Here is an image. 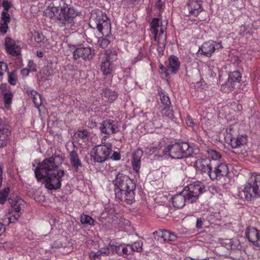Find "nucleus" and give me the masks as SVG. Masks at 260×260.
I'll return each instance as SVG.
<instances>
[{
    "instance_id": "nucleus-1",
    "label": "nucleus",
    "mask_w": 260,
    "mask_h": 260,
    "mask_svg": "<svg viewBox=\"0 0 260 260\" xmlns=\"http://www.w3.org/2000/svg\"><path fill=\"white\" fill-rule=\"evenodd\" d=\"M114 192L117 200L131 205L135 202L136 184L134 181L128 176L119 172L113 181Z\"/></svg>"
},
{
    "instance_id": "nucleus-2",
    "label": "nucleus",
    "mask_w": 260,
    "mask_h": 260,
    "mask_svg": "<svg viewBox=\"0 0 260 260\" xmlns=\"http://www.w3.org/2000/svg\"><path fill=\"white\" fill-rule=\"evenodd\" d=\"M61 17L59 19L60 27L72 29L75 25L74 19L78 15V11L73 6L72 0H61L59 2Z\"/></svg>"
},
{
    "instance_id": "nucleus-3",
    "label": "nucleus",
    "mask_w": 260,
    "mask_h": 260,
    "mask_svg": "<svg viewBox=\"0 0 260 260\" xmlns=\"http://www.w3.org/2000/svg\"><path fill=\"white\" fill-rule=\"evenodd\" d=\"M89 25L92 28H96L103 36L108 37L111 34V23L105 13L100 10L92 11Z\"/></svg>"
},
{
    "instance_id": "nucleus-4",
    "label": "nucleus",
    "mask_w": 260,
    "mask_h": 260,
    "mask_svg": "<svg viewBox=\"0 0 260 260\" xmlns=\"http://www.w3.org/2000/svg\"><path fill=\"white\" fill-rule=\"evenodd\" d=\"M193 150L188 143L178 142L169 145L164 150L163 154L173 159H180L190 156Z\"/></svg>"
},
{
    "instance_id": "nucleus-5",
    "label": "nucleus",
    "mask_w": 260,
    "mask_h": 260,
    "mask_svg": "<svg viewBox=\"0 0 260 260\" xmlns=\"http://www.w3.org/2000/svg\"><path fill=\"white\" fill-rule=\"evenodd\" d=\"M239 196L249 201L260 198V174L253 173L252 175L244 189L239 192Z\"/></svg>"
},
{
    "instance_id": "nucleus-6",
    "label": "nucleus",
    "mask_w": 260,
    "mask_h": 260,
    "mask_svg": "<svg viewBox=\"0 0 260 260\" xmlns=\"http://www.w3.org/2000/svg\"><path fill=\"white\" fill-rule=\"evenodd\" d=\"M57 158H58V156H52L38 164L35 171L36 177L38 181H42L46 176L56 172L57 166L55 163V160Z\"/></svg>"
},
{
    "instance_id": "nucleus-7",
    "label": "nucleus",
    "mask_w": 260,
    "mask_h": 260,
    "mask_svg": "<svg viewBox=\"0 0 260 260\" xmlns=\"http://www.w3.org/2000/svg\"><path fill=\"white\" fill-rule=\"evenodd\" d=\"M111 152L112 145L110 143L97 145L91 151V160L94 162H105L109 158Z\"/></svg>"
},
{
    "instance_id": "nucleus-8",
    "label": "nucleus",
    "mask_w": 260,
    "mask_h": 260,
    "mask_svg": "<svg viewBox=\"0 0 260 260\" xmlns=\"http://www.w3.org/2000/svg\"><path fill=\"white\" fill-rule=\"evenodd\" d=\"M204 190L203 185H201L199 182H195L185 187L182 193L187 199V203H192L197 200Z\"/></svg>"
},
{
    "instance_id": "nucleus-9",
    "label": "nucleus",
    "mask_w": 260,
    "mask_h": 260,
    "mask_svg": "<svg viewBox=\"0 0 260 260\" xmlns=\"http://www.w3.org/2000/svg\"><path fill=\"white\" fill-rule=\"evenodd\" d=\"M64 175V171L60 170L43 178L46 188L50 190L59 188L61 186V178Z\"/></svg>"
},
{
    "instance_id": "nucleus-10",
    "label": "nucleus",
    "mask_w": 260,
    "mask_h": 260,
    "mask_svg": "<svg viewBox=\"0 0 260 260\" xmlns=\"http://www.w3.org/2000/svg\"><path fill=\"white\" fill-rule=\"evenodd\" d=\"M95 55L94 50L90 47L77 48L73 53V57L75 61H89Z\"/></svg>"
},
{
    "instance_id": "nucleus-11",
    "label": "nucleus",
    "mask_w": 260,
    "mask_h": 260,
    "mask_svg": "<svg viewBox=\"0 0 260 260\" xmlns=\"http://www.w3.org/2000/svg\"><path fill=\"white\" fill-rule=\"evenodd\" d=\"M105 55V58L101 62V71L104 75H108L113 71V66L111 60L114 59L113 56H116L117 53L115 51L106 50Z\"/></svg>"
},
{
    "instance_id": "nucleus-12",
    "label": "nucleus",
    "mask_w": 260,
    "mask_h": 260,
    "mask_svg": "<svg viewBox=\"0 0 260 260\" xmlns=\"http://www.w3.org/2000/svg\"><path fill=\"white\" fill-rule=\"evenodd\" d=\"M232 128L226 129V135L225 139L226 141H230L229 142L231 147L233 148H237L243 146L247 143V139L246 135H238L236 138L234 137L231 133Z\"/></svg>"
},
{
    "instance_id": "nucleus-13",
    "label": "nucleus",
    "mask_w": 260,
    "mask_h": 260,
    "mask_svg": "<svg viewBox=\"0 0 260 260\" xmlns=\"http://www.w3.org/2000/svg\"><path fill=\"white\" fill-rule=\"evenodd\" d=\"M100 129L102 133L111 135L119 131L118 122L111 119H106L100 123Z\"/></svg>"
},
{
    "instance_id": "nucleus-14",
    "label": "nucleus",
    "mask_w": 260,
    "mask_h": 260,
    "mask_svg": "<svg viewBox=\"0 0 260 260\" xmlns=\"http://www.w3.org/2000/svg\"><path fill=\"white\" fill-rule=\"evenodd\" d=\"M246 237L254 246L260 247V231L252 226L248 227L245 230Z\"/></svg>"
},
{
    "instance_id": "nucleus-15",
    "label": "nucleus",
    "mask_w": 260,
    "mask_h": 260,
    "mask_svg": "<svg viewBox=\"0 0 260 260\" xmlns=\"http://www.w3.org/2000/svg\"><path fill=\"white\" fill-rule=\"evenodd\" d=\"M229 173L228 166L224 164H220L214 168V170L210 172V178L212 180H218L222 177L226 176Z\"/></svg>"
},
{
    "instance_id": "nucleus-16",
    "label": "nucleus",
    "mask_w": 260,
    "mask_h": 260,
    "mask_svg": "<svg viewBox=\"0 0 260 260\" xmlns=\"http://www.w3.org/2000/svg\"><path fill=\"white\" fill-rule=\"evenodd\" d=\"M8 201L12 205L10 216L8 217L9 223H14L20 217V212L21 209L20 204L18 203V201H14L10 198H8Z\"/></svg>"
},
{
    "instance_id": "nucleus-17",
    "label": "nucleus",
    "mask_w": 260,
    "mask_h": 260,
    "mask_svg": "<svg viewBox=\"0 0 260 260\" xmlns=\"http://www.w3.org/2000/svg\"><path fill=\"white\" fill-rule=\"evenodd\" d=\"M215 50L216 42L210 40L204 43L200 47L197 53L209 57L212 55Z\"/></svg>"
},
{
    "instance_id": "nucleus-18",
    "label": "nucleus",
    "mask_w": 260,
    "mask_h": 260,
    "mask_svg": "<svg viewBox=\"0 0 260 260\" xmlns=\"http://www.w3.org/2000/svg\"><path fill=\"white\" fill-rule=\"evenodd\" d=\"M198 170L201 171L202 174L207 173L210 177V172L212 171V165L211 161L208 159H198L194 164Z\"/></svg>"
},
{
    "instance_id": "nucleus-19",
    "label": "nucleus",
    "mask_w": 260,
    "mask_h": 260,
    "mask_svg": "<svg viewBox=\"0 0 260 260\" xmlns=\"http://www.w3.org/2000/svg\"><path fill=\"white\" fill-rule=\"evenodd\" d=\"M153 234L155 236V239L156 238V237L157 236V240L161 243L163 242L174 241L177 239V236L175 234L165 230H159L157 231L154 232Z\"/></svg>"
},
{
    "instance_id": "nucleus-20",
    "label": "nucleus",
    "mask_w": 260,
    "mask_h": 260,
    "mask_svg": "<svg viewBox=\"0 0 260 260\" xmlns=\"http://www.w3.org/2000/svg\"><path fill=\"white\" fill-rule=\"evenodd\" d=\"M5 47L7 52L12 56H16L21 54L20 47L10 38L5 39Z\"/></svg>"
},
{
    "instance_id": "nucleus-21",
    "label": "nucleus",
    "mask_w": 260,
    "mask_h": 260,
    "mask_svg": "<svg viewBox=\"0 0 260 260\" xmlns=\"http://www.w3.org/2000/svg\"><path fill=\"white\" fill-rule=\"evenodd\" d=\"M159 96L161 103L164 106L162 109V115L171 117L173 116V110L171 109V101L169 96L162 91L159 93Z\"/></svg>"
},
{
    "instance_id": "nucleus-22",
    "label": "nucleus",
    "mask_w": 260,
    "mask_h": 260,
    "mask_svg": "<svg viewBox=\"0 0 260 260\" xmlns=\"http://www.w3.org/2000/svg\"><path fill=\"white\" fill-rule=\"evenodd\" d=\"M180 66L179 59L175 55H171L169 58V66H168V70L167 74H175L178 71Z\"/></svg>"
},
{
    "instance_id": "nucleus-23",
    "label": "nucleus",
    "mask_w": 260,
    "mask_h": 260,
    "mask_svg": "<svg viewBox=\"0 0 260 260\" xmlns=\"http://www.w3.org/2000/svg\"><path fill=\"white\" fill-rule=\"evenodd\" d=\"M201 2L197 0H190L187 3L188 9L189 14L197 16L203 11Z\"/></svg>"
},
{
    "instance_id": "nucleus-24",
    "label": "nucleus",
    "mask_w": 260,
    "mask_h": 260,
    "mask_svg": "<svg viewBox=\"0 0 260 260\" xmlns=\"http://www.w3.org/2000/svg\"><path fill=\"white\" fill-rule=\"evenodd\" d=\"M221 244L228 250H239L242 248L240 242L236 238L225 239L222 242Z\"/></svg>"
},
{
    "instance_id": "nucleus-25",
    "label": "nucleus",
    "mask_w": 260,
    "mask_h": 260,
    "mask_svg": "<svg viewBox=\"0 0 260 260\" xmlns=\"http://www.w3.org/2000/svg\"><path fill=\"white\" fill-rule=\"evenodd\" d=\"M114 253H116L120 256H125L127 255L133 254V251L131 249L129 244L121 243L118 245H114Z\"/></svg>"
},
{
    "instance_id": "nucleus-26",
    "label": "nucleus",
    "mask_w": 260,
    "mask_h": 260,
    "mask_svg": "<svg viewBox=\"0 0 260 260\" xmlns=\"http://www.w3.org/2000/svg\"><path fill=\"white\" fill-rule=\"evenodd\" d=\"M11 132L6 127L0 128V148H4L10 141Z\"/></svg>"
},
{
    "instance_id": "nucleus-27",
    "label": "nucleus",
    "mask_w": 260,
    "mask_h": 260,
    "mask_svg": "<svg viewBox=\"0 0 260 260\" xmlns=\"http://www.w3.org/2000/svg\"><path fill=\"white\" fill-rule=\"evenodd\" d=\"M59 7L55 6L53 4H51L50 6L44 11V13L45 16L52 19L54 17H56L58 20L61 16V12L59 13Z\"/></svg>"
},
{
    "instance_id": "nucleus-28",
    "label": "nucleus",
    "mask_w": 260,
    "mask_h": 260,
    "mask_svg": "<svg viewBox=\"0 0 260 260\" xmlns=\"http://www.w3.org/2000/svg\"><path fill=\"white\" fill-rule=\"evenodd\" d=\"M172 204L175 208H182L187 202L185 196L182 193L177 194L172 198Z\"/></svg>"
},
{
    "instance_id": "nucleus-29",
    "label": "nucleus",
    "mask_w": 260,
    "mask_h": 260,
    "mask_svg": "<svg viewBox=\"0 0 260 260\" xmlns=\"http://www.w3.org/2000/svg\"><path fill=\"white\" fill-rule=\"evenodd\" d=\"M241 79V75L239 71H235L229 74L228 81L225 85L228 86L229 88H233L235 83L239 82Z\"/></svg>"
},
{
    "instance_id": "nucleus-30",
    "label": "nucleus",
    "mask_w": 260,
    "mask_h": 260,
    "mask_svg": "<svg viewBox=\"0 0 260 260\" xmlns=\"http://www.w3.org/2000/svg\"><path fill=\"white\" fill-rule=\"evenodd\" d=\"M101 95L103 99L107 102H113L118 96L117 93L115 91H112L109 88L103 89Z\"/></svg>"
},
{
    "instance_id": "nucleus-31",
    "label": "nucleus",
    "mask_w": 260,
    "mask_h": 260,
    "mask_svg": "<svg viewBox=\"0 0 260 260\" xmlns=\"http://www.w3.org/2000/svg\"><path fill=\"white\" fill-rule=\"evenodd\" d=\"M69 157L71 164L74 168L77 169L79 167L82 166V163L79 156L74 150L69 152Z\"/></svg>"
},
{
    "instance_id": "nucleus-32",
    "label": "nucleus",
    "mask_w": 260,
    "mask_h": 260,
    "mask_svg": "<svg viewBox=\"0 0 260 260\" xmlns=\"http://www.w3.org/2000/svg\"><path fill=\"white\" fill-rule=\"evenodd\" d=\"M5 86L3 84L0 85V90H2V92L3 94V99L5 105L7 106L11 104L12 102L13 94L10 91H5L4 88Z\"/></svg>"
},
{
    "instance_id": "nucleus-33",
    "label": "nucleus",
    "mask_w": 260,
    "mask_h": 260,
    "mask_svg": "<svg viewBox=\"0 0 260 260\" xmlns=\"http://www.w3.org/2000/svg\"><path fill=\"white\" fill-rule=\"evenodd\" d=\"M28 95L30 98L32 99L35 106L39 108L42 104L41 95L35 90L30 91Z\"/></svg>"
},
{
    "instance_id": "nucleus-34",
    "label": "nucleus",
    "mask_w": 260,
    "mask_h": 260,
    "mask_svg": "<svg viewBox=\"0 0 260 260\" xmlns=\"http://www.w3.org/2000/svg\"><path fill=\"white\" fill-rule=\"evenodd\" d=\"M89 133L86 129L78 130L74 134L76 139H80L86 142L89 139Z\"/></svg>"
},
{
    "instance_id": "nucleus-35",
    "label": "nucleus",
    "mask_w": 260,
    "mask_h": 260,
    "mask_svg": "<svg viewBox=\"0 0 260 260\" xmlns=\"http://www.w3.org/2000/svg\"><path fill=\"white\" fill-rule=\"evenodd\" d=\"M150 25L151 32L154 36V41H156L157 35L158 32L157 28L159 26V19L158 18H153Z\"/></svg>"
},
{
    "instance_id": "nucleus-36",
    "label": "nucleus",
    "mask_w": 260,
    "mask_h": 260,
    "mask_svg": "<svg viewBox=\"0 0 260 260\" xmlns=\"http://www.w3.org/2000/svg\"><path fill=\"white\" fill-rule=\"evenodd\" d=\"M10 191V187H6L0 190V204L4 205L7 200Z\"/></svg>"
},
{
    "instance_id": "nucleus-37",
    "label": "nucleus",
    "mask_w": 260,
    "mask_h": 260,
    "mask_svg": "<svg viewBox=\"0 0 260 260\" xmlns=\"http://www.w3.org/2000/svg\"><path fill=\"white\" fill-rule=\"evenodd\" d=\"M80 221L82 224L93 225L94 220L90 216L87 215H81Z\"/></svg>"
},
{
    "instance_id": "nucleus-38",
    "label": "nucleus",
    "mask_w": 260,
    "mask_h": 260,
    "mask_svg": "<svg viewBox=\"0 0 260 260\" xmlns=\"http://www.w3.org/2000/svg\"><path fill=\"white\" fill-rule=\"evenodd\" d=\"M131 249L133 251V253L135 251L140 252L142 251L143 243L142 241H137L130 245Z\"/></svg>"
},
{
    "instance_id": "nucleus-39",
    "label": "nucleus",
    "mask_w": 260,
    "mask_h": 260,
    "mask_svg": "<svg viewBox=\"0 0 260 260\" xmlns=\"http://www.w3.org/2000/svg\"><path fill=\"white\" fill-rule=\"evenodd\" d=\"M114 244H111V243H109L108 245L106 247H103L100 250L101 254H104L106 255H109L111 253H114Z\"/></svg>"
},
{
    "instance_id": "nucleus-40",
    "label": "nucleus",
    "mask_w": 260,
    "mask_h": 260,
    "mask_svg": "<svg viewBox=\"0 0 260 260\" xmlns=\"http://www.w3.org/2000/svg\"><path fill=\"white\" fill-rule=\"evenodd\" d=\"M162 39L161 40L156 39V41H155L157 42V50L159 53L163 52L166 45V40H164V38Z\"/></svg>"
},
{
    "instance_id": "nucleus-41",
    "label": "nucleus",
    "mask_w": 260,
    "mask_h": 260,
    "mask_svg": "<svg viewBox=\"0 0 260 260\" xmlns=\"http://www.w3.org/2000/svg\"><path fill=\"white\" fill-rule=\"evenodd\" d=\"M160 144V142H158L156 146H152L147 147L146 149L147 153H149V154H152L154 152L158 151L161 147Z\"/></svg>"
},
{
    "instance_id": "nucleus-42",
    "label": "nucleus",
    "mask_w": 260,
    "mask_h": 260,
    "mask_svg": "<svg viewBox=\"0 0 260 260\" xmlns=\"http://www.w3.org/2000/svg\"><path fill=\"white\" fill-rule=\"evenodd\" d=\"M110 44V41L106 38H100L98 41V45L102 48H106Z\"/></svg>"
},
{
    "instance_id": "nucleus-43",
    "label": "nucleus",
    "mask_w": 260,
    "mask_h": 260,
    "mask_svg": "<svg viewBox=\"0 0 260 260\" xmlns=\"http://www.w3.org/2000/svg\"><path fill=\"white\" fill-rule=\"evenodd\" d=\"M34 37L35 41L37 43H41L44 39V35L42 33L37 31L34 32Z\"/></svg>"
},
{
    "instance_id": "nucleus-44",
    "label": "nucleus",
    "mask_w": 260,
    "mask_h": 260,
    "mask_svg": "<svg viewBox=\"0 0 260 260\" xmlns=\"http://www.w3.org/2000/svg\"><path fill=\"white\" fill-rule=\"evenodd\" d=\"M143 155V151L140 149H137L133 155V160L141 161V157Z\"/></svg>"
},
{
    "instance_id": "nucleus-45",
    "label": "nucleus",
    "mask_w": 260,
    "mask_h": 260,
    "mask_svg": "<svg viewBox=\"0 0 260 260\" xmlns=\"http://www.w3.org/2000/svg\"><path fill=\"white\" fill-rule=\"evenodd\" d=\"M96 119H99L98 117H92L89 119L88 123V126L91 128H93L97 126Z\"/></svg>"
},
{
    "instance_id": "nucleus-46",
    "label": "nucleus",
    "mask_w": 260,
    "mask_h": 260,
    "mask_svg": "<svg viewBox=\"0 0 260 260\" xmlns=\"http://www.w3.org/2000/svg\"><path fill=\"white\" fill-rule=\"evenodd\" d=\"M208 153L209 155H210L211 156V157L213 159H217L220 158L221 157L220 154L218 152H217V151H216L215 150H212V149L208 150Z\"/></svg>"
},
{
    "instance_id": "nucleus-47",
    "label": "nucleus",
    "mask_w": 260,
    "mask_h": 260,
    "mask_svg": "<svg viewBox=\"0 0 260 260\" xmlns=\"http://www.w3.org/2000/svg\"><path fill=\"white\" fill-rule=\"evenodd\" d=\"M2 19L5 23H9L10 21V14L8 11H3L2 13Z\"/></svg>"
},
{
    "instance_id": "nucleus-48",
    "label": "nucleus",
    "mask_w": 260,
    "mask_h": 260,
    "mask_svg": "<svg viewBox=\"0 0 260 260\" xmlns=\"http://www.w3.org/2000/svg\"><path fill=\"white\" fill-rule=\"evenodd\" d=\"M141 161L132 160V166L134 170L138 173L140 168Z\"/></svg>"
},
{
    "instance_id": "nucleus-49",
    "label": "nucleus",
    "mask_w": 260,
    "mask_h": 260,
    "mask_svg": "<svg viewBox=\"0 0 260 260\" xmlns=\"http://www.w3.org/2000/svg\"><path fill=\"white\" fill-rule=\"evenodd\" d=\"M8 80L10 84L13 85H15L17 82V79L15 74L13 73L10 74L9 75Z\"/></svg>"
},
{
    "instance_id": "nucleus-50",
    "label": "nucleus",
    "mask_w": 260,
    "mask_h": 260,
    "mask_svg": "<svg viewBox=\"0 0 260 260\" xmlns=\"http://www.w3.org/2000/svg\"><path fill=\"white\" fill-rule=\"evenodd\" d=\"M164 6V2L161 0H156L155 4V7L159 10V12L161 11Z\"/></svg>"
},
{
    "instance_id": "nucleus-51",
    "label": "nucleus",
    "mask_w": 260,
    "mask_h": 260,
    "mask_svg": "<svg viewBox=\"0 0 260 260\" xmlns=\"http://www.w3.org/2000/svg\"><path fill=\"white\" fill-rule=\"evenodd\" d=\"M7 65L4 62H0V76H2L4 75V72L6 71L7 70Z\"/></svg>"
},
{
    "instance_id": "nucleus-52",
    "label": "nucleus",
    "mask_w": 260,
    "mask_h": 260,
    "mask_svg": "<svg viewBox=\"0 0 260 260\" xmlns=\"http://www.w3.org/2000/svg\"><path fill=\"white\" fill-rule=\"evenodd\" d=\"M2 6L4 7L3 11H8L11 6V4L8 1H4L2 3Z\"/></svg>"
},
{
    "instance_id": "nucleus-53",
    "label": "nucleus",
    "mask_w": 260,
    "mask_h": 260,
    "mask_svg": "<svg viewBox=\"0 0 260 260\" xmlns=\"http://www.w3.org/2000/svg\"><path fill=\"white\" fill-rule=\"evenodd\" d=\"M8 29V23L4 22L0 26V32H1L3 34H5L7 32Z\"/></svg>"
},
{
    "instance_id": "nucleus-54",
    "label": "nucleus",
    "mask_w": 260,
    "mask_h": 260,
    "mask_svg": "<svg viewBox=\"0 0 260 260\" xmlns=\"http://www.w3.org/2000/svg\"><path fill=\"white\" fill-rule=\"evenodd\" d=\"M164 38V40L167 39V35L166 32L162 29H160L159 30V32L158 36H157V39L161 40L162 38Z\"/></svg>"
},
{
    "instance_id": "nucleus-55",
    "label": "nucleus",
    "mask_w": 260,
    "mask_h": 260,
    "mask_svg": "<svg viewBox=\"0 0 260 260\" xmlns=\"http://www.w3.org/2000/svg\"><path fill=\"white\" fill-rule=\"evenodd\" d=\"M110 158L114 160H119L121 158V156L119 152L114 151L110 157Z\"/></svg>"
},
{
    "instance_id": "nucleus-56",
    "label": "nucleus",
    "mask_w": 260,
    "mask_h": 260,
    "mask_svg": "<svg viewBox=\"0 0 260 260\" xmlns=\"http://www.w3.org/2000/svg\"><path fill=\"white\" fill-rule=\"evenodd\" d=\"M204 219L202 218H197L196 222V227L198 229H202L203 228Z\"/></svg>"
},
{
    "instance_id": "nucleus-57",
    "label": "nucleus",
    "mask_w": 260,
    "mask_h": 260,
    "mask_svg": "<svg viewBox=\"0 0 260 260\" xmlns=\"http://www.w3.org/2000/svg\"><path fill=\"white\" fill-rule=\"evenodd\" d=\"M159 69L161 71V73H164L165 74V77L169 76L170 74H167V71L168 70V66L167 67H165L162 64H160L159 66Z\"/></svg>"
},
{
    "instance_id": "nucleus-58",
    "label": "nucleus",
    "mask_w": 260,
    "mask_h": 260,
    "mask_svg": "<svg viewBox=\"0 0 260 260\" xmlns=\"http://www.w3.org/2000/svg\"><path fill=\"white\" fill-rule=\"evenodd\" d=\"M101 253H99L98 252H91L89 254V257L93 260H94L96 259V258H98L99 256H101Z\"/></svg>"
},
{
    "instance_id": "nucleus-59",
    "label": "nucleus",
    "mask_w": 260,
    "mask_h": 260,
    "mask_svg": "<svg viewBox=\"0 0 260 260\" xmlns=\"http://www.w3.org/2000/svg\"><path fill=\"white\" fill-rule=\"evenodd\" d=\"M186 123L187 125L189 126H192L194 124V123L192 119L190 118L189 116H187L186 119Z\"/></svg>"
},
{
    "instance_id": "nucleus-60",
    "label": "nucleus",
    "mask_w": 260,
    "mask_h": 260,
    "mask_svg": "<svg viewBox=\"0 0 260 260\" xmlns=\"http://www.w3.org/2000/svg\"><path fill=\"white\" fill-rule=\"evenodd\" d=\"M29 72H30L29 70L27 69H23L21 70V74L24 76H26L28 75Z\"/></svg>"
},
{
    "instance_id": "nucleus-61",
    "label": "nucleus",
    "mask_w": 260,
    "mask_h": 260,
    "mask_svg": "<svg viewBox=\"0 0 260 260\" xmlns=\"http://www.w3.org/2000/svg\"><path fill=\"white\" fill-rule=\"evenodd\" d=\"M143 53L141 51H140L137 56L136 57V61H138L141 60L143 57Z\"/></svg>"
},
{
    "instance_id": "nucleus-62",
    "label": "nucleus",
    "mask_w": 260,
    "mask_h": 260,
    "mask_svg": "<svg viewBox=\"0 0 260 260\" xmlns=\"http://www.w3.org/2000/svg\"><path fill=\"white\" fill-rule=\"evenodd\" d=\"M223 46L221 43V42L216 43V49H221L222 48Z\"/></svg>"
},
{
    "instance_id": "nucleus-63",
    "label": "nucleus",
    "mask_w": 260,
    "mask_h": 260,
    "mask_svg": "<svg viewBox=\"0 0 260 260\" xmlns=\"http://www.w3.org/2000/svg\"><path fill=\"white\" fill-rule=\"evenodd\" d=\"M3 171L2 169L0 167V187L2 186V181H3Z\"/></svg>"
},
{
    "instance_id": "nucleus-64",
    "label": "nucleus",
    "mask_w": 260,
    "mask_h": 260,
    "mask_svg": "<svg viewBox=\"0 0 260 260\" xmlns=\"http://www.w3.org/2000/svg\"><path fill=\"white\" fill-rule=\"evenodd\" d=\"M246 27L245 25H242L241 26V28H240V32L242 34V32L243 33V35H244V31L246 30Z\"/></svg>"
}]
</instances>
